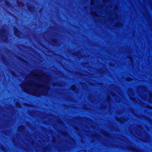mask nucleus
Instances as JSON below:
<instances>
[{"label": "nucleus", "instance_id": "5", "mask_svg": "<svg viewBox=\"0 0 152 152\" xmlns=\"http://www.w3.org/2000/svg\"><path fill=\"white\" fill-rule=\"evenodd\" d=\"M75 86H74V88H72V89L74 90L75 89Z\"/></svg>", "mask_w": 152, "mask_h": 152}, {"label": "nucleus", "instance_id": "4", "mask_svg": "<svg viewBox=\"0 0 152 152\" xmlns=\"http://www.w3.org/2000/svg\"><path fill=\"white\" fill-rule=\"evenodd\" d=\"M127 81H129L131 80V79L130 78H127Z\"/></svg>", "mask_w": 152, "mask_h": 152}, {"label": "nucleus", "instance_id": "1", "mask_svg": "<svg viewBox=\"0 0 152 152\" xmlns=\"http://www.w3.org/2000/svg\"><path fill=\"white\" fill-rule=\"evenodd\" d=\"M21 87L25 92L32 93L35 95H37L38 88L44 87L43 86L39 84H34L33 82L30 80L23 83Z\"/></svg>", "mask_w": 152, "mask_h": 152}, {"label": "nucleus", "instance_id": "2", "mask_svg": "<svg viewBox=\"0 0 152 152\" xmlns=\"http://www.w3.org/2000/svg\"><path fill=\"white\" fill-rule=\"evenodd\" d=\"M36 78L38 79L39 82H43L44 83L48 84V81L49 80L48 77L45 74H43L40 77H36Z\"/></svg>", "mask_w": 152, "mask_h": 152}, {"label": "nucleus", "instance_id": "3", "mask_svg": "<svg viewBox=\"0 0 152 152\" xmlns=\"http://www.w3.org/2000/svg\"><path fill=\"white\" fill-rule=\"evenodd\" d=\"M94 0H91V4H93L94 3Z\"/></svg>", "mask_w": 152, "mask_h": 152}]
</instances>
